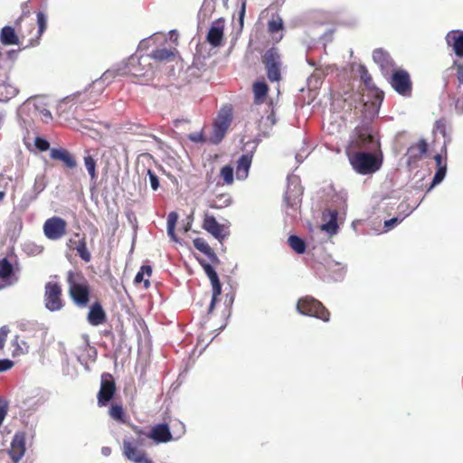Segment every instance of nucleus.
Returning <instances> with one entry per match:
<instances>
[{
    "label": "nucleus",
    "mask_w": 463,
    "mask_h": 463,
    "mask_svg": "<svg viewBox=\"0 0 463 463\" xmlns=\"http://www.w3.org/2000/svg\"><path fill=\"white\" fill-rule=\"evenodd\" d=\"M6 414H7V407L5 404H4L0 402V426L2 425Z\"/></svg>",
    "instance_id": "obj_52"
},
{
    "label": "nucleus",
    "mask_w": 463,
    "mask_h": 463,
    "mask_svg": "<svg viewBox=\"0 0 463 463\" xmlns=\"http://www.w3.org/2000/svg\"><path fill=\"white\" fill-rule=\"evenodd\" d=\"M251 159L252 156L247 154L240 156L236 165V175L238 179H245L248 176Z\"/></svg>",
    "instance_id": "obj_31"
},
{
    "label": "nucleus",
    "mask_w": 463,
    "mask_h": 463,
    "mask_svg": "<svg viewBox=\"0 0 463 463\" xmlns=\"http://www.w3.org/2000/svg\"><path fill=\"white\" fill-rule=\"evenodd\" d=\"M193 244L196 250L205 254L213 264H219L220 260L203 238H195Z\"/></svg>",
    "instance_id": "obj_29"
},
{
    "label": "nucleus",
    "mask_w": 463,
    "mask_h": 463,
    "mask_svg": "<svg viewBox=\"0 0 463 463\" xmlns=\"http://www.w3.org/2000/svg\"><path fill=\"white\" fill-rule=\"evenodd\" d=\"M31 10L32 7L29 5V2H24L22 5V14L19 18H24V20L33 19L32 17Z\"/></svg>",
    "instance_id": "obj_47"
},
{
    "label": "nucleus",
    "mask_w": 463,
    "mask_h": 463,
    "mask_svg": "<svg viewBox=\"0 0 463 463\" xmlns=\"http://www.w3.org/2000/svg\"><path fill=\"white\" fill-rule=\"evenodd\" d=\"M68 294L79 307H85L90 301L91 287L81 271L69 270L66 274Z\"/></svg>",
    "instance_id": "obj_2"
},
{
    "label": "nucleus",
    "mask_w": 463,
    "mask_h": 463,
    "mask_svg": "<svg viewBox=\"0 0 463 463\" xmlns=\"http://www.w3.org/2000/svg\"><path fill=\"white\" fill-rule=\"evenodd\" d=\"M373 59L378 64L384 76L394 70L395 62L385 50L382 48L375 49L373 52Z\"/></svg>",
    "instance_id": "obj_19"
},
{
    "label": "nucleus",
    "mask_w": 463,
    "mask_h": 463,
    "mask_svg": "<svg viewBox=\"0 0 463 463\" xmlns=\"http://www.w3.org/2000/svg\"><path fill=\"white\" fill-rule=\"evenodd\" d=\"M389 79L392 89L402 96L411 97L412 94V81L409 72L402 69L393 70Z\"/></svg>",
    "instance_id": "obj_9"
},
{
    "label": "nucleus",
    "mask_w": 463,
    "mask_h": 463,
    "mask_svg": "<svg viewBox=\"0 0 463 463\" xmlns=\"http://www.w3.org/2000/svg\"><path fill=\"white\" fill-rule=\"evenodd\" d=\"M456 77L455 108L460 113L463 112V62L454 61L449 68Z\"/></svg>",
    "instance_id": "obj_15"
},
{
    "label": "nucleus",
    "mask_w": 463,
    "mask_h": 463,
    "mask_svg": "<svg viewBox=\"0 0 463 463\" xmlns=\"http://www.w3.org/2000/svg\"><path fill=\"white\" fill-rule=\"evenodd\" d=\"M147 433V438L152 439L156 444L167 443L173 440L172 433L166 423L156 424Z\"/></svg>",
    "instance_id": "obj_21"
},
{
    "label": "nucleus",
    "mask_w": 463,
    "mask_h": 463,
    "mask_svg": "<svg viewBox=\"0 0 463 463\" xmlns=\"http://www.w3.org/2000/svg\"><path fill=\"white\" fill-rule=\"evenodd\" d=\"M244 14H245V4L242 5L241 10L240 12V23H241V26L243 25Z\"/></svg>",
    "instance_id": "obj_54"
},
{
    "label": "nucleus",
    "mask_w": 463,
    "mask_h": 463,
    "mask_svg": "<svg viewBox=\"0 0 463 463\" xmlns=\"http://www.w3.org/2000/svg\"><path fill=\"white\" fill-rule=\"evenodd\" d=\"M284 201L288 207H290L294 210H297L301 203L299 195L292 194V192L290 191L286 192Z\"/></svg>",
    "instance_id": "obj_42"
},
{
    "label": "nucleus",
    "mask_w": 463,
    "mask_h": 463,
    "mask_svg": "<svg viewBox=\"0 0 463 463\" xmlns=\"http://www.w3.org/2000/svg\"><path fill=\"white\" fill-rule=\"evenodd\" d=\"M283 29V22L280 17H278L277 19H272L269 21L268 23V31L273 34L275 33H278Z\"/></svg>",
    "instance_id": "obj_44"
},
{
    "label": "nucleus",
    "mask_w": 463,
    "mask_h": 463,
    "mask_svg": "<svg viewBox=\"0 0 463 463\" xmlns=\"http://www.w3.org/2000/svg\"><path fill=\"white\" fill-rule=\"evenodd\" d=\"M347 156L353 168L361 175L375 173L382 166V159L367 152L347 151Z\"/></svg>",
    "instance_id": "obj_5"
},
{
    "label": "nucleus",
    "mask_w": 463,
    "mask_h": 463,
    "mask_svg": "<svg viewBox=\"0 0 463 463\" xmlns=\"http://www.w3.org/2000/svg\"><path fill=\"white\" fill-rule=\"evenodd\" d=\"M232 203V197L229 194H221L212 201L210 207L221 209Z\"/></svg>",
    "instance_id": "obj_38"
},
{
    "label": "nucleus",
    "mask_w": 463,
    "mask_h": 463,
    "mask_svg": "<svg viewBox=\"0 0 463 463\" xmlns=\"http://www.w3.org/2000/svg\"><path fill=\"white\" fill-rule=\"evenodd\" d=\"M178 221V214L175 212H171L167 216V227H175Z\"/></svg>",
    "instance_id": "obj_50"
},
{
    "label": "nucleus",
    "mask_w": 463,
    "mask_h": 463,
    "mask_svg": "<svg viewBox=\"0 0 463 463\" xmlns=\"http://www.w3.org/2000/svg\"><path fill=\"white\" fill-rule=\"evenodd\" d=\"M373 142V136L371 133H369L366 129L358 130L357 138L354 141V144L358 148H365L367 144H371Z\"/></svg>",
    "instance_id": "obj_35"
},
{
    "label": "nucleus",
    "mask_w": 463,
    "mask_h": 463,
    "mask_svg": "<svg viewBox=\"0 0 463 463\" xmlns=\"http://www.w3.org/2000/svg\"><path fill=\"white\" fill-rule=\"evenodd\" d=\"M175 230V227H167V234L173 241H177V238H176Z\"/></svg>",
    "instance_id": "obj_53"
},
{
    "label": "nucleus",
    "mask_w": 463,
    "mask_h": 463,
    "mask_svg": "<svg viewBox=\"0 0 463 463\" xmlns=\"http://www.w3.org/2000/svg\"><path fill=\"white\" fill-rule=\"evenodd\" d=\"M84 164L86 166V169L90 175V177L92 181H96L98 175L96 171V161L95 159L88 155L84 156Z\"/></svg>",
    "instance_id": "obj_39"
},
{
    "label": "nucleus",
    "mask_w": 463,
    "mask_h": 463,
    "mask_svg": "<svg viewBox=\"0 0 463 463\" xmlns=\"http://www.w3.org/2000/svg\"><path fill=\"white\" fill-rule=\"evenodd\" d=\"M448 44L453 48L456 55L463 57V32L453 31L447 35Z\"/></svg>",
    "instance_id": "obj_30"
},
{
    "label": "nucleus",
    "mask_w": 463,
    "mask_h": 463,
    "mask_svg": "<svg viewBox=\"0 0 463 463\" xmlns=\"http://www.w3.org/2000/svg\"><path fill=\"white\" fill-rule=\"evenodd\" d=\"M220 176L222 178L223 183L226 184H232L233 183V167L230 165H226L222 167L220 171Z\"/></svg>",
    "instance_id": "obj_43"
},
{
    "label": "nucleus",
    "mask_w": 463,
    "mask_h": 463,
    "mask_svg": "<svg viewBox=\"0 0 463 463\" xmlns=\"http://www.w3.org/2000/svg\"><path fill=\"white\" fill-rule=\"evenodd\" d=\"M262 62L267 71L269 81H279L281 80V59L277 48L272 47L267 50L262 56Z\"/></svg>",
    "instance_id": "obj_8"
},
{
    "label": "nucleus",
    "mask_w": 463,
    "mask_h": 463,
    "mask_svg": "<svg viewBox=\"0 0 463 463\" xmlns=\"http://www.w3.org/2000/svg\"><path fill=\"white\" fill-rule=\"evenodd\" d=\"M153 71V66L151 63V57L149 55L137 56V54L131 55L127 62L120 68L114 71H107L103 74V78L106 80L109 77L115 75H129L136 78H146V80L151 78Z\"/></svg>",
    "instance_id": "obj_3"
},
{
    "label": "nucleus",
    "mask_w": 463,
    "mask_h": 463,
    "mask_svg": "<svg viewBox=\"0 0 463 463\" xmlns=\"http://www.w3.org/2000/svg\"><path fill=\"white\" fill-rule=\"evenodd\" d=\"M336 216H337V213L334 212L331 214L330 220L326 223L322 224V226H321L322 231H326L330 234L336 233L337 229H338Z\"/></svg>",
    "instance_id": "obj_40"
},
{
    "label": "nucleus",
    "mask_w": 463,
    "mask_h": 463,
    "mask_svg": "<svg viewBox=\"0 0 463 463\" xmlns=\"http://www.w3.org/2000/svg\"><path fill=\"white\" fill-rule=\"evenodd\" d=\"M152 274V269L148 265H143L140 269V270L137 273L134 282L136 284H139L141 282H144V288H148L150 286L149 278Z\"/></svg>",
    "instance_id": "obj_32"
},
{
    "label": "nucleus",
    "mask_w": 463,
    "mask_h": 463,
    "mask_svg": "<svg viewBox=\"0 0 463 463\" xmlns=\"http://www.w3.org/2000/svg\"><path fill=\"white\" fill-rule=\"evenodd\" d=\"M149 56L157 61H165L172 60L175 57V53L171 50L162 48L155 50Z\"/></svg>",
    "instance_id": "obj_37"
},
{
    "label": "nucleus",
    "mask_w": 463,
    "mask_h": 463,
    "mask_svg": "<svg viewBox=\"0 0 463 463\" xmlns=\"http://www.w3.org/2000/svg\"><path fill=\"white\" fill-rule=\"evenodd\" d=\"M0 279L3 286H10L18 280L14 265L6 259L0 260Z\"/></svg>",
    "instance_id": "obj_22"
},
{
    "label": "nucleus",
    "mask_w": 463,
    "mask_h": 463,
    "mask_svg": "<svg viewBox=\"0 0 463 463\" xmlns=\"http://www.w3.org/2000/svg\"><path fill=\"white\" fill-rule=\"evenodd\" d=\"M0 76H3L5 79H7V71L5 69L0 66ZM18 93V90L15 87L11 84L5 82L4 80H0V100L7 101L13 97H14Z\"/></svg>",
    "instance_id": "obj_26"
},
{
    "label": "nucleus",
    "mask_w": 463,
    "mask_h": 463,
    "mask_svg": "<svg viewBox=\"0 0 463 463\" xmlns=\"http://www.w3.org/2000/svg\"><path fill=\"white\" fill-rule=\"evenodd\" d=\"M203 228L222 242L228 235L224 225L219 223L215 217L205 213L203 221Z\"/></svg>",
    "instance_id": "obj_17"
},
{
    "label": "nucleus",
    "mask_w": 463,
    "mask_h": 463,
    "mask_svg": "<svg viewBox=\"0 0 463 463\" xmlns=\"http://www.w3.org/2000/svg\"><path fill=\"white\" fill-rule=\"evenodd\" d=\"M109 415L118 422H127L128 416L121 404H112L109 410Z\"/></svg>",
    "instance_id": "obj_34"
},
{
    "label": "nucleus",
    "mask_w": 463,
    "mask_h": 463,
    "mask_svg": "<svg viewBox=\"0 0 463 463\" xmlns=\"http://www.w3.org/2000/svg\"><path fill=\"white\" fill-rule=\"evenodd\" d=\"M87 320L93 326H98L107 321V314L100 302L96 301L90 306Z\"/></svg>",
    "instance_id": "obj_25"
},
{
    "label": "nucleus",
    "mask_w": 463,
    "mask_h": 463,
    "mask_svg": "<svg viewBox=\"0 0 463 463\" xmlns=\"http://www.w3.org/2000/svg\"><path fill=\"white\" fill-rule=\"evenodd\" d=\"M147 175L149 176L151 188L154 191H156L159 188V180L157 175L151 169H147Z\"/></svg>",
    "instance_id": "obj_46"
},
{
    "label": "nucleus",
    "mask_w": 463,
    "mask_h": 463,
    "mask_svg": "<svg viewBox=\"0 0 463 463\" xmlns=\"http://www.w3.org/2000/svg\"><path fill=\"white\" fill-rule=\"evenodd\" d=\"M297 309L302 315L314 317L324 322H328L330 319L328 309L320 301L309 296L298 299Z\"/></svg>",
    "instance_id": "obj_6"
},
{
    "label": "nucleus",
    "mask_w": 463,
    "mask_h": 463,
    "mask_svg": "<svg viewBox=\"0 0 463 463\" xmlns=\"http://www.w3.org/2000/svg\"><path fill=\"white\" fill-rule=\"evenodd\" d=\"M0 41L4 45L22 44L21 38L15 28L5 26L0 33Z\"/></svg>",
    "instance_id": "obj_28"
},
{
    "label": "nucleus",
    "mask_w": 463,
    "mask_h": 463,
    "mask_svg": "<svg viewBox=\"0 0 463 463\" xmlns=\"http://www.w3.org/2000/svg\"><path fill=\"white\" fill-rule=\"evenodd\" d=\"M131 429L136 433L137 439L134 441L129 439L123 440V455L128 460L135 463H154L153 460L148 458L146 452L140 449V447L146 445L148 433L137 425L132 424Z\"/></svg>",
    "instance_id": "obj_4"
},
{
    "label": "nucleus",
    "mask_w": 463,
    "mask_h": 463,
    "mask_svg": "<svg viewBox=\"0 0 463 463\" xmlns=\"http://www.w3.org/2000/svg\"><path fill=\"white\" fill-rule=\"evenodd\" d=\"M14 366V363L9 359L0 360V373L10 370Z\"/></svg>",
    "instance_id": "obj_51"
},
{
    "label": "nucleus",
    "mask_w": 463,
    "mask_h": 463,
    "mask_svg": "<svg viewBox=\"0 0 463 463\" xmlns=\"http://www.w3.org/2000/svg\"><path fill=\"white\" fill-rule=\"evenodd\" d=\"M190 229V223H187V225L184 227V232H188Z\"/></svg>",
    "instance_id": "obj_59"
},
{
    "label": "nucleus",
    "mask_w": 463,
    "mask_h": 463,
    "mask_svg": "<svg viewBox=\"0 0 463 463\" xmlns=\"http://www.w3.org/2000/svg\"><path fill=\"white\" fill-rule=\"evenodd\" d=\"M5 196V193L0 192V202L4 200Z\"/></svg>",
    "instance_id": "obj_58"
},
{
    "label": "nucleus",
    "mask_w": 463,
    "mask_h": 463,
    "mask_svg": "<svg viewBox=\"0 0 463 463\" xmlns=\"http://www.w3.org/2000/svg\"><path fill=\"white\" fill-rule=\"evenodd\" d=\"M224 36V19L219 18L213 22L208 33L206 41L213 47H219L222 44Z\"/></svg>",
    "instance_id": "obj_20"
},
{
    "label": "nucleus",
    "mask_w": 463,
    "mask_h": 463,
    "mask_svg": "<svg viewBox=\"0 0 463 463\" xmlns=\"http://www.w3.org/2000/svg\"><path fill=\"white\" fill-rule=\"evenodd\" d=\"M288 243L298 254H303L306 251V242L297 235H290L288 239Z\"/></svg>",
    "instance_id": "obj_36"
},
{
    "label": "nucleus",
    "mask_w": 463,
    "mask_h": 463,
    "mask_svg": "<svg viewBox=\"0 0 463 463\" xmlns=\"http://www.w3.org/2000/svg\"><path fill=\"white\" fill-rule=\"evenodd\" d=\"M441 152L444 154V156H442V154H437L434 156L437 171L428 191L431 190L435 185L441 183L445 178L447 173V142H444Z\"/></svg>",
    "instance_id": "obj_18"
},
{
    "label": "nucleus",
    "mask_w": 463,
    "mask_h": 463,
    "mask_svg": "<svg viewBox=\"0 0 463 463\" xmlns=\"http://www.w3.org/2000/svg\"><path fill=\"white\" fill-rule=\"evenodd\" d=\"M34 145L36 148L42 152L47 151L50 148V143L46 139L40 137L35 138Z\"/></svg>",
    "instance_id": "obj_45"
},
{
    "label": "nucleus",
    "mask_w": 463,
    "mask_h": 463,
    "mask_svg": "<svg viewBox=\"0 0 463 463\" xmlns=\"http://www.w3.org/2000/svg\"><path fill=\"white\" fill-rule=\"evenodd\" d=\"M50 157L53 160L62 162L63 165L69 169H73L77 166L75 156L65 148H51Z\"/></svg>",
    "instance_id": "obj_24"
},
{
    "label": "nucleus",
    "mask_w": 463,
    "mask_h": 463,
    "mask_svg": "<svg viewBox=\"0 0 463 463\" xmlns=\"http://www.w3.org/2000/svg\"><path fill=\"white\" fill-rule=\"evenodd\" d=\"M13 345L15 346L13 351V356H19L29 352V345L23 340L20 343L18 336L14 339Z\"/></svg>",
    "instance_id": "obj_41"
},
{
    "label": "nucleus",
    "mask_w": 463,
    "mask_h": 463,
    "mask_svg": "<svg viewBox=\"0 0 463 463\" xmlns=\"http://www.w3.org/2000/svg\"><path fill=\"white\" fill-rule=\"evenodd\" d=\"M360 78L368 90L374 91L375 100L381 103L383 100L384 93L375 87L371 74L364 66L360 67Z\"/></svg>",
    "instance_id": "obj_27"
},
{
    "label": "nucleus",
    "mask_w": 463,
    "mask_h": 463,
    "mask_svg": "<svg viewBox=\"0 0 463 463\" xmlns=\"http://www.w3.org/2000/svg\"><path fill=\"white\" fill-rule=\"evenodd\" d=\"M254 99L256 103H262L266 98L269 87L264 81H256L252 87Z\"/></svg>",
    "instance_id": "obj_33"
},
{
    "label": "nucleus",
    "mask_w": 463,
    "mask_h": 463,
    "mask_svg": "<svg viewBox=\"0 0 463 463\" xmlns=\"http://www.w3.org/2000/svg\"><path fill=\"white\" fill-rule=\"evenodd\" d=\"M397 222H398L397 218H392L390 221L385 222V225L386 226H390V225H392L393 223H396Z\"/></svg>",
    "instance_id": "obj_56"
},
{
    "label": "nucleus",
    "mask_w": 463,
    "mask_h": 463,
    "mask_svg": "<svg viewBox=\"0 0 463 463\" xmlns=\"http://www.w3.org/2000/svg\"><path fill=\"white\" fill-rule=\"evenodd\" d=\"M116 391V383L112 374L103 373L100 377V388L97 394L98 405L106 406L113 399Z\"/></svg>",
    "instance_id": "obj_10"
},
{
    "label": "nucleus",
    "mask_w": 463,
    "mask_h": 463,
    "mask_svg": "<svg viewBox=\"0 0 463 463\" xmlns=\"http://www.w3.org/2000/svg\"><path fill=\"white\" fill-rule=\"evenodd\" d=\"M47 28V18L42 12L37 13L36 24L34 19L24 20L18 18L15 21V29L24 47H34L40 43L41 37Z\"/></svg>",
    "instance_id": "obj_1"
},
{
    "label": "nucleus",
    "mask_w": 463,
    "mask_h": 463,
    "mask_svg": "<svg viewBox=\"0 0 463 463\" xmlns=\"http://www.w3.org/2000/svg\"><path fill=\"white\" fill-rule=\"evenodd\" d=\"M102 453H103L104 455H106V456L109 455V454H110V449H109V448H108V447H104V448L102 449Z\"/></svg>",
    "instance_id": "obj_57"
},
{
    "label": "nucleus",
    "mask_w": 463,
    "mask_h": 463,
    "mask_svg": "<svg viewBox=\"0 0 463 463\" xmlns=\"http://www.w3.org/2000/svg\"><path fill=\"white\" fill-rule=\"evenodd\" d=\"M70 250H76L78 256L84 261L90 262L91 254L87 248L86 235L80 232H75L71 238L66 242Z\"/></svg>",
    "instance_id": "obj_14"
},
{
    "label": "nucleus",
    "mask_w": 463,
    "mask_h": 463,
    "mask_svg": "<svg viewBox=\"0 0 463 463\" xmlns=\"http://www.w3.org/2000/svg\"><path fill=\"white\" fill-rule=\"evenodd\" d=\"M435 130L440 133L443 137H446L447 126L445 119L440 118L435 122Z\"/></svg>",
    "instance_id": "obj_48"
},
{
    "label": "nucleus",
    "mask_w": 463,
    "mask_h": 463,
    "mask_svg": "<svg viewBox=\"0 0 463 463\" xmlns=\"http://www.w3.org/2000/svg\"><path fill=\"white\" fill-rule=\"evenodd\" d=\"M44 307L51 312L60 311L65 306L62 298V288L56 281H48L44 285L43 295Z\"/></svg>",
    "instance_id": "obj_7"
},
{
    "label": "nucleus",
    "mask_w": 463,
    "mask_h": 463,
    "mask_svg": "<svg viewBox=\"0 0 463 463\" xmlns=\"http://www.w3.org/2000/svg\"><path fill=\"white\" fill-rule=\"evenodd\" d=\"M8 333L9 329L7 326H5L0 328V350H2L5 346Z\"/></svg>",
    "instance_id": "obj_49"
},
{
    "label": "nucleus",
    "mask_w": 463,
    "mask_h": 463,
    "mask_svg": "<svg viewBox=\"0 0 463 463\" xmlns=\"http://www.w3.org/2000/svg\"><path fill=\"white\" fill-rule=\"evenodd\" d=\"M429 149L427 141L423 138L412 143L405 154L408 166L415 167L418 163L426 156Z\"/></svg>",
    "instance_id": "obj_13"
},
{
    "label": "nucleus",
    "mask_w": 463,
    "mask_h": 463,
    "mask_svg": "<svg viewBox=\"0 0 463 463\" xmlns=\"http://www.w3.org/2000/svg\"><path fill=\"white\" fill-rule=\"evenodd\" d=\"M43 115L45 120L52 119V114L49 110H46V109L43 110Z\"/></svg>",
    "instance_id": "obj_55"
},
{
    "label": "nucleus",
    "mask_w": 463,
    "mask_h": 463,
    "mask_svg": "<svg viewBox=\"0 0 463 463\" xmlns=\"http://www.w3.org/2000/svg\"><path fill=\"white\" fill-rule=\"evenodd\" d=\"M43 233L51 241H58L67 233V222L59 216L47 219L43 223Z\"/></svg>",
    "instance_id": "obj_11"
},
{
    "label": "nucleus",
    "mask_w": 463,
    "mask_h": 463,
    "mask_svg": "<svg viewBox=\"0 0 463 463\" xmlns=\"http://www.w3.org/2000/svg\"><path fill=\"white\" fill-rule=\"evenodd\" d=\"M232 120V109H222L218 115L217 119L213 125L214 138H212L213 143L220 142L224 137L228 128Z\"/></svg>",
    "instance_id": "obj_16"
},
{
    "label": "nucleus",
    "mask_w": 463,
    "mask_h": 463,
    "mask_svg": "<svg viewBox=\"0 0 463 463\" xmlns=\"http://www.w3.org/2000/svg\"><path fill=\"white\" fill-rule=\"evenodd\" d=\"M25 452V436L23 432L16 433L14 436L11 443V448L8 451L10 458L14 463H17L23 458Z\"/></svg>",
    "instance_id": "obj_23"
},
{
    "label": "nucleus",
    "mask_w": 463,
    "mask_h": 463,
    "mask_svg": "<svg viewBox=\"0 0 463 463\" xmlns=\"http://www.w3.org/2000/svg\"><path fill=\"white\" fill-rule=\"evenodd\" d=\"M200 264L203 267L208 279H210L212 285V299L208 307V313H212L217 302L218 297L222 294V285L217 272L210 263H207L205 260H200Z\"/></svg>",
    "instance_id": "obj_12"
}]
</instances>
